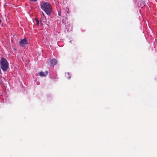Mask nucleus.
Masks as SVG:
<instances>
[{
	"mask_svg": "<svg viewBox=\"0 0 157 157\" xmlns=\"http://www.w3.org/2000/svg\"><path fill=\"white\" fill-rule=\"evenodd\" d=\"M41 8L46 13L49 15L52 10V7L49 3L45 2H42L40 3Z\"/></svg>",
	"mask_w": 157,
	"mask_h": 157,
	"instance_id": "obj_1",
	"label": "nucleus"
},
{
	"mask_svg": "<svg viewBox=\"0 0 157 157\" xmlns=\"http://www.w3.org/2000/svg\"><path fill=\"white\" fill-rule=\"evenodd\" d=\"M1 68L4 71H6L9 67L7 60L4 58H2L1 62Z\"/></svg>",
	"mask_w": 157,
	"mask_h": 157,
	"instance_id": "obj_2",
	"label": "nucleus"
},
{
	"mask_svg": "<svg viewBox=\"0 0 157 157\" xmlns=\"http://www.w3.org/2000/svg\"><path fill=\"white\" fill-rule=\"evenodd\" d=\"M27 42L25 38L19 42V44L21 46H25L27 44Z\"/></svg>",
	"mask_w": 157,
	"mask_h": 157,
	"instance_id": "obj_3",
	"label": "nucleus"
},
{
	"mask_svg": "<svg viewBox=\"0 0 157 157\" xmlns=\"http://www.w3.org/2000/svg\"><path fill=\"white\" fill-rule=\"evenodd\" d=\"M48 72L46 71L44 72L41 71L39 73V75L41 76H45L48 75Z\"/></svg>",
	"mask_w": 157,
	"mask_h": 157,
	"instance_id": "obj_4",
	"label": "nucleus"
},
{
	"mask_svg": "<svg viewBox=\"0 0 157 157\" xmlns=\"http://www.w3.org/2000/svg\"><path fill=\"white\" fill-rule=\"evenodd\" d=\"M51 63L53 66H54L57 63V61L56 59H52L51 61Z\"/></svg>",
	"mask_w": 157,
	"mask_h": 157,
	"instance_id": "obj_5",
	"label": "nucleus"
},
{
	"mask_svg": "<svg viewBox=\"0 0 157 157\" xmlns=\"http://www.w3.org/2000/svg\"><path fill=\"white\" fill-rule=\"evenodd\" d=\"M35 20H36V22L37 24V25H38V24H39V21L36 18V19H35Z\"/></svg>",
	"mask_w": 157,
	"mask_h": 157,
	"instance_id": "obj_6",
	"label": "nucleus"
},
{
	"mask_svg": "<svg viewBox=\"0 0 157 157\" xmlns=\"http://www.w3.org/2000/svg\"><path fill=\"white\" fill-rule=\"evenodd\" d=\"M42 14L44 16V13H42Z\"/></svg>",
	"mask_w": 157,
	"mask_h": 157,
	"instance_id": "obj_7",
	"label": "nucleus"
},
{
	"mask_svg": "<svg viewBox=\"0 0 157 157\" xmlns=\"http://www.w3.org/2000/svg\"><path fill=\"white\" fill-rule=\"evenodd\" d=\"M1 22V20H0V23Z\"/></svg>",
	"mask_w": 157,
	"mask_h": 157,
	"instance_id": "obj_8",
	"label": "nucleus"
},
{
	"mask_svg": "<svg viewBox=\"0 0 157 157\" xmlns=\"http://www.w3.org/2000/svg\"><path fill=\"white\" fill-rule=\"evenodd\" d=\"M0 71H1V70H0Z\"/></svg>",
	"mask_w": 157,
	"mask_h": 157,
	"instance_id": "obj_9",
	"label": "nucleus"
},
{
	"mask_svg": "<svg viewBox=\"0 0 157 157\" xmlns=\"http://www.w3.org/2000/svg\"><path fill=\"white\" fill-rule=\"evenodd\" d=\"M0 71H1V70H0Z\"/></svg>",
	"mask_w": 157,
	"mask_h": 157,
	"instance_id": "obj_10",
	"label": "nucleus"
}]
</instances>
